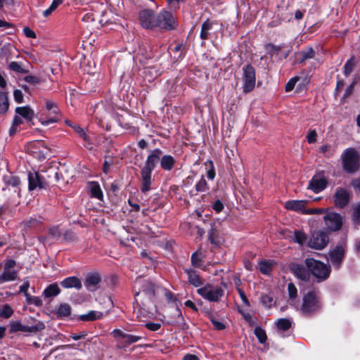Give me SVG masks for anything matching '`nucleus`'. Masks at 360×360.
<instances>
[{"instance_id":"28","label":"nucleus","mask_w":360,"mask_h":360,"mask_svg":"<svg viewBox=\"0 0 360 360\" xmlns=\"http://www.w3.org/2000/svg\"><path fill=\"white\" fill-rule=\"evenodd\" d=\"M208 240L216 248L219 247L221 244L219 231L213 226H212L211 229L208 231Z\"/></svg>"},{"instance_id":"32","label":"nucleus","mask_w":360,"mask_h":360,"mask_svg":"<svg viewBox=\"0 0 360 360\" xmlns=\"http://www.w3.org/2000/svg\"><path fill=\"white\" fill-rule=\"evenodd\" d=\"M202 262V253L199 248L191 256V264L194 268H200Z\"/></svg>"},{"instance_id":"56","label":"nucleus","mask_w":360,"mask_h":360,"mask_svg":"<svg viewBox=\"0 0 360 360\" xmlns=\"http://www.w3.org/2000/svg\"><path fill=\"white\" fill-rule=\"evenodd\" d=\"M212 207L217 213H219L223 210L224 206L220 200H217L212 204Z\"/></svg>"},{"instance_id":"17","label":"nucleus","mask_w":360,"mask_h":360,"mask_svg":"<svg viewBox=\"0 0 360 360\" xmlns=\"http://www.w3.org/2000/svg\"><path fill=\"white\" fill-rule=\"evenodd\" d=\"M27 177L29 191H31L37 188L41 189L44 188V179L38 172H29Z\"/></svg>"},{"instance_id":"57","label":"nucleus","mask_w":360,"mask_h":360,"mask_svg":"<svg viewBox=\"0 0 360 360\" xmlns=\"http://www.w3.org/2000/svg\"><path fill=\"white\" fill-rule=\"evenodd\" d=\"M145 326L149 330L157 331L161 328V324L160 323L147 322Z\"/></svg>"},{"instance_id":"3","label":"nucleus","mask_w":360,"mask_h":360,"mask_svg":"<svg viewBox=\"0 0 360 360\" xmlns=\"http://www.w3.org/2000/svg\"><path fill=\"white\" fill-rule=\"evenodd\" d=\"M342 169L349 174L357 172L360 168V155L354 148L345 149L340 156Z\"/></svg>"},{"instance_id":"40","label":"nucleus","mask_w":360,"mask_h":360,"mask_svg":"<svg viewBox=\"0 0 360 360\" xmlns=\"http://www.w3.org/2000/svg\"><path fill=\"white\" fill-rule=\"evenodd\" d=\"M294 236V241L301 245H304L307 239L306 234L302 231H295Z\"/></svg>"},{"instance_id":"4","label":"nucleus","mask_w":360,"mask_h":360,"mask_svg":"<svg viewBox=\"0 0 360 360\" xmlns=\"http://www.w3.org/2000/svg\"><path fill=\"white\" fill-rule=\"evenodd\" d=\"M304 264L310 273L319 281L326 280L330 274V266L321 261L314 258H307L304 260Z\"/></svg>"},{"instance_id":"11","label":"nucleus","mask_w":360,"mask_h":360,"mask_svg":"<svg viewBox=\"0 0 360 360\" xmlns=\"http://www.w3.org/2000/svg\"><path fill=\"white\" fill-rule=\"evenodd\" d=\"M334 204L338 208H344L350 200V193L342 187L337 188L333 196Z\"/></svg>"},{"instance_id":"25","label":"nucleus","mask_w":360,"mask_h":360,"mask_svg":"<svg viewBox=\"0 0 360 360\" xmlns=\"http://www.w3.org/2000/svg\"><path fill=\"white\" fill-rule=\"evenodd\" d=\"M295 275L302 281H308L310 277V271L305 269L303 266L297 264L293 267Z\"/></svg>"},{"instance_id":"9","label":"nucleus","mask_w":360,"mask_h":360,"mask_svg":"<svg viewBox=\"0 0 360 360\" xmlns=\"http://www.w3.org/2000/svg\"><path fill=\"white\" fill-rule=\"evenodd\" d=\"M325 225L330 231H338L341 229L343 218L340 214L328 212L323 217Z\"/></svg>"},{"instance_id":"49","label":"nucleus","mask_w":360,"mask_h":360,"mask_svg":"<svg viewBox=\"0 0 360 360\" xmlns=\"http://www.w3.org/2000/svg\"><path fill=\"white\" fill-rule=\"evenodd\" d=\"M72 129H74V131L76 133H77L79 134V136L80 137H82L83 139V140L84 141H86L88 143H90L89 137L86 135V134L83 130V129H82L79 125H77V124L74 125L72 127Z\"/></svg>"},{"instance_id":"12","label":"nucleus","mask_w":360,"mask_h":360,"mask_svg":"<svg viewBox=\"0 0 360 360\" xmlns=\"http://www.w3.org/2000/svg\"><path fill=\"white\" fill-rule=\"evenodd\" d=\"M45 326L43 323L39 322L37 324L28 326L22 325L20 321H13L10 324L11 332H28L36 333L44 328Z\"/></svg>"},{"instance_id":"33","label":"nucleus","mask_w":360,"mask_h":360,"mask_svg":"<svg viewBox=\"0 0 360 360\" xmlns=\"http://www.w3.org/2000/svg\"><path fill=\"white\" fill-rule=\"evenodd\" d=\"M273 266H274V262H273V261H270V260H269V261L264 260V261H261L259 263V271H261V273H262L263 274H266V275H268L270 274V272L272 270Z\"/></svg>"},{"instance_id":"23","label":"nucleus","mask_w":360,"mask_h":360,"mask_svg":"<svg viewBox=\"0 0 360 360\" xmlns=\"http://www.w3.org/2000/svg\"><path fill=\"white\" fill-rule=\"evenodd\" d=\"M88 188L92 198L102 200L103 198V191L97 181H91L88 184Z\"/></svg>"},{"instance_id":"52","label":"nucleus","mask_w":360,"mask_h":360,"mask_svg":"<svg viewBox=\"0 0 360 360\" xmlns=\"http://www.w3.org/2000/svg\"><path fill=\"white\" fill-rule=\"evenodd\" d=\"M23 79L30 84H32V85H36V84H38L39 83H41V79L39 77H37V76H34V75H27L25 76Z\"/></svg>"},{"instance_id":"10","label":"nucleus","mask_w":360,"mask_h":360,"mask_svg":"<svg viewBox=\"0 0 360 360\" xmlns=\"http://www.w3.org/2000/svg\"><path fill=\"white\" fill-rule=\"evenodd\" d=\"M328 241V234L323 231H318L312 233L307 245L311 248L322 250L327 245Z\"/></svg>"},{"instance_id":"61","label":"nucleus","mask_w":360,"mask_h":360,"mask_svg":"<svg viewBox=\"0 0 360 360\" xmlns=\"http://www.w3.org/2000/svg\"><path fill=\"white\" fill-rule=\"evenodd\" d=\"M126 334L127 333H124L122 330H121L120 329H115L112 332V336L116 339H119V338L124 339Z\"/></svg>"},{"instance_id":"36","label":"nucleus","mask_w":360,"mask_h":360,"mask_svg":"<svg viewBox=\"0 0 360 360\" xmlns=\"http://www.w3.org/2000/svg\"><path fill=\"white\" fill-rule=\"evenodd\" d=\"M292 325V322L288 319H280L276 322V326L278 330L285 331L288 330Z\"/></svg>"},{"instance_id":"35","label":"nucleus","mask_w":360,"mask_h":360,"mask_svg":"<svg viewBox=\"0 0 360 360\" xmlns=\"http://www.w3.org/2000/svg\"><path fill=\"white\" fill-rule=\"evenodd\" d=\"M8 96L5 92H0V113H5L8 109Z\"/></svg>"},{"instance_id":"50","label":"nucleus","mask_w":360,"mask_h":360,"mask_svg":"<svg viewBox=\"0 0 360 360\" xmlns=\"http://www.w3.org/2000/svg\"><path fill=\"white\" fill-rule=\"evenodd\" d=\"M49 235L51 238L54 240L59 239L60 237V231L59 227L58 226L50 227L49 229Z\"/></svg>"},{"instance_id":"26","label":"nucleus","mask_w":360,"mask_h":360,"mask_svg":"<svg viewBox=\"0 0 360 360\" xmlns=\"http://www.w3.org/2000/svg\"><path fill=\"white\" fill-rule=\"evenodd\" d=\"M206 315L212 322L214 329L221 330H224L226 328V325L224 324L222 319L220 318L219 316L214 315L210 312H207Z\"/></svg>"},{"instance_id":"55","label":"nucleus","mask_w":360,"mask_h":360,"mask_svg":"<svg viewBox=\"0 0 360 360\" xmlns=\"http://www.w3.org/2000/svg\"><path fill=\"white\" fill-rule=\"evenodd\" d=\"M86 336L87 332L84 330L78 333H71L70 337L74 340H79L85 339Z\"/></svg>"},{"instance_id":"37","label":"nucleus","mask_w":360,"mask_h":360,"mask_svg":"<svg viewBox=\"0 0 360 360\" xmlns=\"http://www.w3.org/2000/svg\"><path fill=\"white\" fill-rule=\"evenodd\" d=\"M356 65V61L354 56H352L344 65V73L349 75L354 70Z\"/></svg>"},{"instance_id":"30","label":"nucleus","mask_w":360,"mask_h":360,"mask_svg":"<svg viewBox=\"0 0 360 360\" xmlns=\"http://www.w3.org/2000/svg\"><path fill=\"white\" fill-rule=\"evenodd\" d=\"M103 317V314L98 311H89L86 314H82L79 316V320L83 321H92L101 319Z\"/></svg>"},{"instance_id":"62","label":"nucleus","mask_w":360,"mask_h":360,"mask_svg":"<svg viewBox=\"0 0 360 360\" xmlns=\"http://www.w3.org/2000/svg\"><path fill=\"white\" fill-rule=\"evenodd\" d=\"M356 81H354L346 89L345 92V94L343 96V98H347L348 96H349L353 91H354V86L356 84Z\"/></svg>"},{"instance_id":"48","label":"nucleus","mask_w":360,"mask_h":360,"mask_svg":"<svg viewBox=\"0 0 360 360\" xmlns=\"http://www.w3.org/2000/svg\"><path fill=\"white\" fill-rule=\"evenodd\" d=\"M25 297L28 304H34L36 307H40L42 305V301L39 297L25 295Z\"/></svg>"},{"instance_id":"38","label":"nucleus","mask_w":360,"mask_h":360,"mask_svg":"<svg viewBox=\"0 0 360 360\" xmlns=\"http://www.w3.org/2000/svg\"><path fill=\"white\" fill-rule=\"evenodd\" d=\"M204 165L207 170V177L210 180H213L215 177V170L212 161L208 160Z\"/></svg>"},{"instance_id":"44","label":"nucleus","mask_w":360,"mask_h":360,"mask_svg":"<svg viewBox=\"0 0 360 360\" xmlns=\"http://www.w3.org/2000/svg\"><path fill=\"white\" fill-rule=\"evenodd\" d=\"M352 221L355 224H360V202L353 206Z\"/></svg>"},{"instance_id":"14","label":"nucleus","mask_w":360,"mask_h":360,"mask_svg":"<svg viewBox=\"0 0 360 360\" xmlns=\"http://www.w3.org/2000/svg\"><path fill=\"white\" fill-rule=\"evenodd\" d=\"M345 255V248L342 245H337L329 253V259L333 266L339 269Z\"/></svg>"},{"instance_id":"46","label":"nucleus","mask_w":360,"mask_h":360,"mask_svg":"<svg viewBox=\"0 0 360 360\" xmlns=\"http://www.w3.org/2000/svg\"><path fill=\"white\" fill-rule=\"evenodd\" d=\"M300 54L301 56V62H302L305 60L314 58L315 52L314 49L310 47L305 51H301Z\"/></svg>"},{"instance_id":"54","label":"nucleus","mask_w":360,"mask_h":360,"mask_svg":"<svg viewBox=\"0 0 360 360\" xmlns=\"http://www.w3.org/2000/svg\"><path fill=\"white\" fill-rule=\"evenodd\" d=\"M307 140L309 143H314L317 140V133L315 129L309 130L308 134L307 135Z\"/></svg>"},{"instance_id":"63","label":"nucleus","mask_w":360,"mask_h":360,"mask_svg":"<svg viewBox=\"0 0 360 360\" xmlns=\"http://www.w3.org/2000/svg\"><path fill=\"white\" fill-rule=\"evenodd\" d=\"M29 288H30V283L28 281H26L23 283L22 285H21L20 286V292L23 293L25 296V295H30L27 292V290Z\"/></svg>"},{"instance_id":"59","label":"nucleus","mask_w":360,"mask_h":360,"mask_svg":"<svg viewBox=\"0 0 360 360\" xmlns=\"http://www.w3.org/2000/svg\"><path fill=\"white\" fill-rule=\"evenodd\" d=\"M297 80L298 78H292L285 85V91L289 92L292 91L294 89Z\"/></svg>"},{"instance_id":"31","label":"nucleus","mask_w":360,"mask_h":360,"mask_svg":"<svg viewBox=\"0 0 360 360\" xmlns=\"http://www.w3.org/2000/svg\"><path fill=\"white\" fill-rule=\"evenodd\" d=\"M60 292V290L57 283L49 285L43 292L45 297L49 298L57 296Z\"/></svg>"},{"instance_id":"45","label":"nucleus","mask_w":360,"mask_h":360,"mask_svg":"<svg viewBox=\"0 0 360 360\" xmlns=\"http://www.w3.org/2000/svg\"><path fill=\"white\" fill-rule=\"evenodd\" d=\"M11 70L18 73H27L28 71L22 68L18 62L13 61L8 65Z\"/></svg>"},{"instance_id":"51","label":"nucleus","mask_w":360,"mask_h":360,"mask_svg":"<svg viewBox=\"0 0 360 360\" xmlns=\"http://www.w3.org/2000/svg\"><path fill=\"white\" fill-rule=\"evenodd\" d=\"M261 300L263 305L266 308H270L275 303L274 298L269 295H262Z\"/></svg>"},{"instance_id":"2","label":"nucleus","mask_w":360,"mask_h":360,"mask_svg":"<svg viewBox=\"0 0 360 360\" xmlns=\"http://www.w3.org/2000/svg\"><path fill=\"white\" fill-rule=\"evenodd\" d=\"M162 155V151L160 148H155L150 150L143 167L141 169V191L146 193L151 189L153 183L152 172L156 167L160 158Z\"/></svg>"},{"instance_id":"5","label":"nucleus","mask_w":360,"mask_h":360,"mask_svg":"<svg viewBox=\"0 0 360 360\" xmlns=\"http://www.w3.org/2000/svg\"><path fill=\"white\" fill-rule=\"evenodd\" d=\"M321 307V304L317 293L311 291L303 296L302 304L299 310L303 315L309 316L317 312Z\"/></svg>"},{"instance_id":"27","label":"nucleus","mask_w":360,"mask_h":360,"mask_svg":"<svg viewBox=\"0 0 360 360\" xmlns=\"http://www.w3.org/2000/svg\"><path fill=\"white\" fill-rule=\"evenodd\" d=\"M185 272L188 275V281L192 285L198 287L200 285L202 281L200 276V274L195 271L192 269H185Z\"/></svg>"},{"instance_id":"6","label":"nucleus","mask_w":360,"mask_h":360,"mask_svg":"<svg viewBox=\"0 0 360 360\" xmlns=\"http://www.w3.org/2000/svg\"><path fill=\"white\" fill-rule=\"evenodd\" d=\"M46 114L43 113L39 119L41 124L48 126L50 124L58 122L60 110L56 103L52 101H46Z\"/></svg>"},{"instance_id":"21","label":"nucleus","mask_w":360,"mask_h":360,"mask_svg":"<svg viewBox=\"0 0 360 360\" xmlns=\"http://www.w3.org/2000/svg\"><path fill=\"white\" fill-rule=\"evenodd\" d=\"M18 273L15 269H9L4 268L2 274L0 275V284H3L6 282L13 281L18 279Z\"/></svg>"},{"instance_id":"22","label":"nucleus","mask_w":360,"mask_h":360,"mask_svg":"<svg viewBox=\"0 0 360 360\" xmlns=\"http://www.w3.org/2000/svg\"><path fill=\"white\" fill-rule=\"evenodd\" d=\"M160 162L161 168L166 171L172 170L176 163L175 159L170 155H162Z\"/></svg>"},{"instance_id":"18","label":"nucleus","mask_w":360,"mask_h":360,"mask_svg":"<svg viewBox=\"0 0 360 360\" xmlns=\"http://www.w3.org/2000/svg\"><path fill=\"white\" fill-rule=\"evenodd\" d=\"M89 113L98 122H101L107 114V109L105 104L103 102H100L91 106L89 110Z\"/></svg>"},{"instance_id":"8","label":"nucleus","mask_w":360,"mask_h":360,"mask_svg":"<svg viewBox=\"0 0 360 360\" xmlns=\"http://www.w3.org/2000/svg\"><path fill=\"white\" fill-rule=\"evenodd\" d=\"M243 92L249 93L252 91L255 86V70L252 65H247L243 68Z\"/></svg>"},{"instance_id":"7","label":"nucleus","mask_w":360,"mask_h":360,"mask_svg":"<svg viewBox=\"0 0 360 360\" xmlns=\"http://www.w3.org/2000/svg\"><path fill=\"white\" fill-rule=\"evenodd\" d=\"M136 285L140 288L138 292L134 294L135 298L138 297H145L150 301H153L155 296V285L149 280L137 279L135 282Z\"/></svg>"},{"instance_id":"39","label":"nucleus","mask_w":360,"mask_h":360,"mask_svg":"<svg viewBox=\"0 0 360 360\" xmlns=\"http://www.w3.org/2000/svg\"><path fill=\"white\" fill-rule=\"evenodd\" d=\"M13 309L8 304H4L2 308L0 309V317L1 318L8 319L13 315Z\"/></svg>"},{"instance_id":"16","label":"nucleus","mask_w":360,"mask_h":360,"mask_svg":"<svg viewBox=\"0 0 360 360\" xmlns=\"http://www.w3.org/2000/svg\"><path fill=\"white\" fill-rule=\"evenodd\" d=\"M224 295V290L219 287H204V299L210 302H218Z\"/></svg>"},{"instance_id":"47","label":"nucleus","mask_w":360,"mask_h":360,"mask_svg":"<svg viewBox=\"0 0 360 360\" xmlns=\"http://www.w3.org/2000/svg\"><path fill=\"white\" fill-rule=\"evenodd\" d=\"M288 295L290 301L293 302L297 295V290L292 283L288 285Z\"/></svg>"},{"instance_id":"60","label":"nucleus","mask_w":360,"mask_h":360,"mask_svg":"<svg viewBox=\"0 0 360 360\" xmlns=\"http://www.w3.org/2000/svg\"><path fill=\"white\" fill-rule=\"evenodd\" d=\"M23 32L25 35L28 38L35 39L37 37L34 32L28 27L23 28Z\"/></svg>"},{"instance_id":"58","label":"nucleus","mask_w":360,"mask_h":360,"mask_svg":"<svg viewBox=\"0 0 360 360\" xmlns=\"http://www.w3.org/2000/svg\"><path fill=\"white\" fill-rule=\"evenodd\" d=\"M13 96L16 103H21L23 102V95L20 90L15 89L13 92Z\"/></svg>"},{"instance_id":"29","label":"nucleus","mask_w":360,"mask_h":360,"mask_svg":"<svg viewBox=\"0 0 360 360\" xmlns=\"http://www.w3.org/2000/svg\"><path fill=\"white\" fill-rule=\"evenodd\" d=\"M15 112L27 121H31L34 117V111L29 106L17 107Z\"/></svg>"},{"instance_id":"20","label":"nucleus","mask_w":360,"mask_h":360,"mask_svg":"<svg viewBox=\"0 0 360 360\" xmlns=\"http://www.w3.org/2000/svg\"><path fill=\"white\" fill-rule=\"evenodd\" d=\"M60 285L64 288H75L77 290H80L82 287L81 280L76 276L65 278L60 282Z\"/></svg>"},{"instance_id":"53","label":"nucleus","mask_w":360,"mask_h":360,"mask_svg":"<svg viewBox=\"0 0 360 360\" xmlns=\"http://www.w3.org/2000/svg\"><path fill=\"white\" fill-rule=\"evenodd\" d=\"M143 338V337L140 335H134L131 334H126L125 338L126 339V343L127 345H131L132 343L136 342L139 340H141Z\"/></svg>"},{"instance_id":"34","label":"nucleus","mask_w":360,"mask_h":360,"mask_svg":"<svg viewBox=\"0 0 360 360\" xmlns=\"http://www.w3.org/2000/svg\"><path fill=\"white\" fill-rule=\"evenodd\" d=\"M25 229H35L40 226L41 221L35 217H30L22 223Z\"/></svg>"},{"instance_id":"42","label":"nucleus","mask_w":360,"mask_h":360,"mask_svg":"<svg viewBox=\"0 0 360 360\" xmlns=\"http://www.w3.org/2000/svg\"><path fill=\"white\" fill-rule=\"evenodd\" d=\"M319 151L328 158L333 156L335 153V148L330 145L321 146L319 148Z\"/></svg>"},{"instance_id":"19","label":"nucleus","mask_w":360,"mask_h":360,"mask_svg":"<svg viewBox=\"0 0 360 360\" xmlns=\"http://www.w3.org/2000/svg\"><path fill=\"white\" fill-rule=\"evenodd\" d=\"M307 203V200H292L286 201L285 202L284 207L288 210H292L304 214Z\"/></svg>"},{"instance_id":"15","label":"nucleus","mask_w":360,"mask_h":360,"mask_svg":"<svg viewBox=\"0 0 360 360\" xmlns=\"http://www.w3.org/2000/svg\"><path fill=\"white\" fill-rule=\"evenodd\" d=\"M101 278L98 273H89L84 280V286L91 292H94L99 288Z\"/></svg>"},{"instance_id":"13","label":"nucleus","mask_w":360,"mask_h":360,"mask_svg":"<svg viewBox=\"0 0 360 360\" xmlns=\"http://www.w3.org/2000/svg\"><path fill=\"white\" fill-rule=\"evenodd\" d=\"M327 186V180L323 174H319L314 175L310 180L307 188L318 193L322 191Z\"/></svg>"},{"instance_id":"24","label":"nucleus","mask_w":360,"mask_h":360,"mask_svg":"<svg viewBox=\"0 0 360 360\" xmlns=\"http://www.w3.org/2000/svg\"><path fill=\"white\" fill-rule=\"evenodd\" d=\"M72 308L68 303L60 304L55 311L56 316L59 319L68 317L71 314Z\"/></svg>"},{"instance_id":"64","label":"nucleus","mask_w":360,"mask_h":360,"mask_svg":"<svg viewBox=\"0 0 360 360\" xmlns=\"http://www.w3.org/2000/svg\"><path fill=\"white\" fill-rule=\"evenodd\" d=\"M351 185L353 186L356 191L360 193V177L353 179L351 182Z\"/></svg>"},{"instance_id":"1","label":"nucleus","mask_w":360,"mask_h":360,"mask_svg":"<svg viewBox=\"0 0 360 360\" xmlns=\"http://www.w3.org/2000/svg\"><path fill=\"white\" fill-rule=\"evenodd\" d=\"M139 18L141 25L147 30L159 28L172 30L177 26L173 15L166 11L157 14L151 9H143L139 12Z\"/></svg>"},{"instance_id":"43","label":"nucleus","mask_w":360,"mask_h":360,"mask_svg":"<svg viewBox=\"0 0 360 360\" xmlns=\"http://www.w3.org/2000/svg\"><path fill=\"white\" fill-rule=\"evenodd\" d=\"M255 335L257 338L259 342L262 344L264 343L266 340V335L265 331L260 327L255 328Z\"/></svg>"},{"instance_id":"41","label":"nucleus","mask_w":360,"mask_h":360,"mask_svg":"<svg viewBox=\"0 0 360 360\" xmlns=\"http://www.w3.org/2000/svg\"><path fill=\"white\" fill-rule=\"evenodd\" d=\"M5 184L8 186H11L12 187H17L20 183V179L15 176H6L4 177Z\"/></svg>"}]
</instances>
